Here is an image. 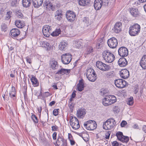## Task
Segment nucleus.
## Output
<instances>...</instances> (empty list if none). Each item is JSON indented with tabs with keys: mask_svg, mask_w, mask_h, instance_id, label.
I'll list each match as a JSON object with an SVG mask.
<instances>
[{
	"mask_svg": "<svg viewBox=\"0 0 146 146\" xmlns=\"http://www.w3.org/2000/svg\"><path fill=\"white\" fill-rule=\"evenodd\" d=\"M102 57L106 62L111 63L114 60L115 56L108 50H104L102 52Z\"/></svg>",
	"mask_w": 146,
	"mask_h": 146,
	"instance_id": "nucleus-1",
	"label": "nucleus"
},
{
	"mask_svg": "<svg viewBox=\"0 0 146 146\" xmlns=\"http://www.w3.org/2000/svg\"><path fill=\"white\" fill-rule=\"evenodd\" d=\"M140 30V26L137 24H135L129 27V33L131 36H135L138 35Z\"/></svg>",
	"mask_w": 146,
	"mask_h": 146,
	"instance_id": "nucleus-2",
	"label": "nucleus"
},
{
	"mask_svg": "<svg viewBox=\"0 0 146 146\" xmlns=\"http://www.w3.org/2000/svg\"><path fill=\"white\" fill-rule=\"evenodd\" d=\"M115 124V120L113 118H110L104 123L103 128L105 130H110L113 128Z\"/></svg>",
	"mask_w": 146,
	"mask_h": 146,
	"instance_id": "nucleus-3",
	"label": "nucleus"
},
{
	"mask_svg": "<svg viewBox=\"0 0 146 146\" xmlns=\"http://www.w3.org/2000/svg\"><path fill=\"white\" fill-rule=\"evenodd\" d=\"M84 126L88 130H93L97 127V124L94 120H89L84 123Z\"/></svg>",
	"mask_w": 146,
	"mask_h": 146,
	"instance_id": "nucleus-4",
	"label": "nucleus"
},
{
	"mask_svg": "<svg viewBox=\"0 0 146 146\" xmlns=\"http://www.w3.org/2000/svg\"><path fill=\"white\" fill-rule=\"evenodd\" d=\"M72 59V55L70 54L65 53L61 56V60L62 62L64 64H69Z\"/></svg>",
	"mask_w": 146,
	"mask_h": 146,
	"instance_id": "nucleus-5",
	"label": "nucleus"
},
{
	"mask_svg": "<svg viewBox=\"0 0 146 146\" xmlns=\"http://www.w3.org/2000/svg\"><path fill=\"white\" fill-rule=\"evenodd\" d=\"M69 123L72 128L75 130L78 129L80 127L79 121L75 117H72Z\"/></svg>",
	"mask_w": 146,
	"mask_h": 146,
	"instance_id": "nucleus-6",
	"label": "nucleus"
},
{
	"mask_svg": "<svg viewBox=\"0 0 146 146\" xmlns=\"http://www.w3.org/2000/svg\"><path fill=\"white\" fill-rule=\"evenodd\" d=\"M108 44L110 48H116L117 45V40L115 37H112L108 40Z\"/></svg>",
	"mask_w": 146,
	"mask_h": 146,
	"instance_id": "nucleus-7",
	"label": "nucleus"
},
{
	"mask_svg": "<svg viewBox=\"0 0 146 146\" xmlns=\"http://www.w3.org/2000/svg\"><path fill=\"white\" fill-rule=\"evenodd\" d=\"M56 144L58 146H66V140L64 139L61 134H59Z\"/></svg>",
	"mask_w": 146,
	"mask_h": 146,
	"instance_id": "nucleus-8",
	"label": "nucleus"
},
{
	"mask_svg": "<svg viewBox=\"0 0 146 146\" xmlns=\"http://www.w3.org/2000/svg\"><path fill=\"white\" fill-rule=\"evenodd\" d=\"M66 17L68 21L72 22L75 19L76 15L74 12L71 11H68L66 13Z\"/></svg>",
	"mask_w": 146,
	"mask_h": 146,
	"instance_id": "nucleus-9",
	"label": "nucleus"
},
{
	"mask_svg": "<svg viewBox=\"0 0 146 146\" xmlns=\"http://www.w3.org/2000/svg\"><path fill=\"white\" fill-rule=\"evenodd\" d=\"M51 28L48 25H45L43 27L42 32L44 36L46 37H48L51 32Z\"/></svg>",
	"mask_w": 146,
	"mask_h": 146,
	"instance_id": "nucleus-10",
	"label": "nucleus"
},
{
	"mask_svg": "<svg viewBox=\"0 0 146 146\" xmlns=\"http://www.w3.org/2000/svg\"><path fill=\"white\" fill-rule=\"evenodd\" d=\"M119 55L123 57L126 56L128 54V50L127 48L124 47H120L118 50Z\"/></svg>",
	"mask_w": 146,
	"mask_h": 146,
	"instance_id": "nucleus-11",
	"label": "nucleus"
},
{
	"mask_svg": "<svg viewBox=\"0 0 146 146\" xmlns=\"http://www.w3.org/2000/svg\"><path fill=\"white\" fill-rule=\"evenodd\" d=\"M20 31L19 29L14 28L12 29L10 31V35L13 38H15L20 34Z\"/></svg>",
	"mask_w": 146,
	"mask_h": 146,
	"instance_id": "nucleus-12",
	"label": "nucleus"
},
{
	"mask_svg": "<svg viewBox=\"0 0 146 146\" xmlns=\"http://www.w3.org/2000/svg\"><path fill=\"white\" fill-rule=\"evenodd\" d=\"M103 3L102 0H95L94 3V9L97 10L100 9Z\"/></svg>",
	"mask_w": 146,
	"mask_h": 146,
	"instance_id": "nucleus-13",
	"label": "nucleus"
},
{
	"mask_svg": "<svg viewBox=\"0 0 146 146\" xmlns=\"http://www.w3.org/2000/svg\"><path fill=\"white\" fill-rule=\"evenodd\" d=\"M121 26L122 24L120 22H117L112 29L113 32L116 33H119L121 31Z\"/></svg>",
	"mask_w": 146,
	"mask_h": 146,
	"instance_id": "nucleus-14",
	"label": "nucleus"
},
{
	"mask_svg": "<svg viewBox=\"0 0 146 146\" xmlns=\"http://www.w3.org/2000/svg\"><path fill=\"white\" fill-rule=\"evenodd\" d=\"M120 72V76L123 78H127L129 76V71L126 69L122 70Z\"/></svg>",
	"mask_w": 146,
	"mask_h": 146,
	"instance_id": "nucleus-15",
	"label": "nucleus"
},
{
	"mask_svg": "<svg viewBox=\"0 0 146 146\" xmlns=\"http://www.w3.org/2000/svg\"><path fill=\"white\" fill-rule=\"evenodd\" d=\"M118 63L121 67H124L127 64V60L124 57L120 58L118 60Z\"/></svg>",
	"mask_w": 146,
	"mask_h": 146,
	"instance_id": "nucleus-16",
	"label": "nucleus"
},
{
	"mask_svg": "<svg viewBox=\"0 0 146 146\" xmlns=\"http://www.w3.org/2000/svg\"><path fill=\"white\" fill-rule=\"evenodd\" d=\"M86 113V111L85 109H80L77 111V116L80 118H82L84 117Z\"/></svg>",
	"mask_w": 146,
	"mask_h": 146,
	"instance_id": "nucleus-17",
	"label": "nucleus"
},
{
	"mask_svg": "<svg viewBox=\"0 0 146 146\" xmlns=\"http://www.w3.org/2000/svg\"><path fill=\"white\" fill-rule=\"evenodd\" d=\"M146 55H144L143 56L140 62V64L142 68L143 69H146Z\"/></svg>",
	"mask_w": 146,
	"mask_h": 146,
	"instance_id": "nucleus-18",
	"label": "nucleus"
},
{
	"mask_svg": "<svg viewBox=\"0 0 146 146\" xmlns=\"http://www.w3.org/2000/svg\"><path fill=\"white\" fill-rule=\"evenodd\" d=\"M50 65L51 68L54 70L57 69L58 66V62L54 58L51 59L50 61Z\"/></svg>",
	"mask_w": 146,
	"mask_h": 146,
	"instance_id": "nucleus-19",
	"label": "nucleus"
},
{
	"mask_svg": "<svg viewBox=\"0 0 146 146\" xmlns=\"http://www.w3.org/2000/svg\"><path fill=\"white\" fill-rule=\"evenodd\" d=\"M84 80L82 79L79 81V83L77 84L78 90L80 91H82L84 88Z\"/></svg>",
	"mask_w": 146,
	"mask_h": 146,
	"instance_id": "nucleus-20",
	"label": "nucleus"
},
{
	"mask_svg": "<svg viewBox=\"0 0 146 146\" xmlns=\"http://www.w3.org/2000/svg\"><path fill=\"white\" fill-rule=\"evenodd\" d=\"M79 4L83 6H89L90 3V0H78Z\"/></svg>",
	"mask_w": 146,
	"mask_h": 146,
	"instance_id": "nucleus-21",
	"label": "nucleus"
},
{
	"mask_svg": "<svg viewBox=\"0 0 146 146\" xmlns=\"http://www.w3.org/2000/svg\"><path fill=\"white\" fill-rule=\"evenodd\" d=\"M130 13L134 17H137L139 16V11L137 9L131 8L130 9Z\"/></svg>",
	"mask_w": 146,
	"mask_h": 146,
	"instance_id": "nucleus-22",
	"label": "nucleus"
},
{
	"mask_svg": "<svg viewBox=\"0 0 146 146\" xmlns=\"http://www.w3.org/2000/svg\"><path fill=\"white\" fill-rule=\"evenodd\" d=\"M15 25L17 27L19 28H22L25 26L24 22L19 20H17L16 21Z\"/></svg>",
	"mask_w": 146,
	"mask_h": 146,
	"instance_id": "nucleus-23",
	"label": "nucleus"
},
{
	"mask_svg": "<svg viewBox=\"0 0 146 146\" xmlns=\"http://www.w3.org/2000/svg\"><path fill=\"white\" fill-rule=\"evenodd\" d=\"M32 2L35 7H38L42 5L43 0H32Z\"/></svg>",
	"mask_w": 146,
	"mask_h": 146,
	"instance_id": "nucleus-24",
	"label": "nucleus"
},
{
	"mask_svg": "<svg viewBox=\"0 0 146 146\" xmlns=\"http://www.w3.org/2000/svg\"><path fill=\"white\" fill-rule=\"evenodd\" d=\"M70 72V70L64 68H61L60 70L58 71L56 74H61L62 75L67 74H69Z\"/></svg>",
	"mask_w": 146,
	"mask_h": 146,
	"instance_id": "nucleus-25",
	"label": "nucleus"
},
{
	"mask_svg": "<svg viewBox=\"0 0 146 146\" xmlns=\"http://www.w3.org/2000/svg\"><path fill=\"white\" fill-rule=\"evenodd\" d=\"M32 84L34 86H37L39 85V83L37 79L35 76H33L31 79Z\"/></svg>",
	"mask_w": 146,
	"mask_h": 146,
	"instance_id": "nucleus-26",
	"label": "nucleus"
},
{
	"mask_svg": "<svg viewBox=\"0 0 146 146\" xmlns=\"http://www.w3.org/2000/svg\"><path fill=\"white\" fill-rule=\"evenodd\" d=\"M31 3V0H22L23 5L24 7L26 8L29 7Z\"/></svg>",
	"mask_w": 146,
	"mask_h": 146,
	"instance_id": "nucleus-27",
	"label": "nucleus"
},
{
	"mask_svg": "<svg viewBox=\"0 0 146 146\" xmlns=\"http://www.w3.org/2000/svg\"><path fill=\"white\" fill-rule=\"evenodd\" d=\"M86 76L88 80L92 82H94L97 79V75L96 74L88 75Z\"/></svg>",
	"mask_w": 146,
	"mask_h": 146,
	"instance_id": "nucleus-28",
	"label": "nucleus"
},
{
	"mask_svg": "<svg viewBox=\"0 0 146 146\" xmlns=\"http://www.w3.org/2000/svg\"><path fill=\"white\" fill-rule=\"evenodd\" d=\"M102 103L105 106H108L111 104L110 101L109 100L107 96H106V98L103 99Z\"/></svg>",
	"mask_w": 146,
	"mask_h": 146,
	"instance_id": "nucleus-29",
	"label": "nucleus"
},
{
	"mask_svg": "<svg viewBox=\"0 0 146 146\" xmlns=\"http://www.w3.org/2000/svg\"><path fill=\"white\" fill-rule=\"evenodd\" d=\"M96 66L98 68L102 70H103L104 66L105 64L102 62L98 61L96 62Z\"/></svg>",
	"mask_w": 146,
	"mask_h": 146,
	"instance_id": "nucleus-30",
	"label": "nucleus"
},
{
	"mask_svg": "<svg viewBox=\"0 0 146 146\" xmlns=\"http://www.w3.org/2000/svg\"><path fill=\"white\" fill-rule=\"evenodd\" d=\"M107 97L110 101V103L111 104L116 102L117 100L115 96L110 95L108 96Z\"/></svg>",
	"mask_w": 146,
	"mask_h": 146,
	"instance_id": "nucleus-31",
	"label": "nucleus"
},
{
	"mask_svg": "<svg viewBox=\"0 0 146 146\" xmlns=\"http://www.w3.org/2000/svg\"><path fill=\"white\" fill-rule=\"evenodd\" d=\"M122 80L121 79H118L115 80V86L118 88H121V82Z\"/></svg>",
	"mask_w": 146,
	"mask_h": 146,
	"instance_id": "nucleus-32",
	"label": "nucleus"
},
{
	"mask_svg": "<svg viewBox=\"0 0 146 146\" xmlns=\"http://www.w3.org/2000/svg\"><path fill=\"white\" fill-rule=\"evenodd\" d=\"M61 30L59 29H56L51 33V35L53 36H58L60 33Z\"/></svg>",
	"mask_w": 146,
	"mask_h": 146,
	"instance_id": "nucleus-33",
	"label": "nucleus"
},
{
	"mask_svg": "<svg viewBox=\"0 0 146 146\" xmlns=\"http://www.w3.org/2000/svg\"><path fill=\"white\" fill-rule=\"evenodd\" d=\"M67 44L64 42H61L59 45V49L61 50H64V48L67 46Z\"/></svg>",
	"mask_w": 146,
	"mask_h": 146,
	"instance_id": "nucleus-34",
	"label": "nucleus"
},
{
	"mask_svg": "<svg viewBox=\"0 0 146 146\" xmlns=\"http://www.w3.org/2000/svg\"><path fill=\"white\" fill-rule=\"evenodd\" d=\"M81 135L82 137L85 141H88L89 136L87 133H83Z\"/></svg>",
	"mask_w": 146,
	"mask_h": 146,
	"instance_id": "nucleus-35",
	"label": "nucleus"
},
{
	"mask_svg": "<svg viewBox=\"0 0 146 146\" xmlns=\"http://www.w3.org/2000/svg\"><path fill=\"white\" fill-rule=\"evenodd\" d=\"M95 74H96L94 70L92 68H90L87 70L86 75V76H88V75Z\"/></svg>",
	"mask_w": 146,
	"mask_h": 146,
	"instance_id": "nucleus-36",
	"label": "nucleus"
},
{
	"mask_svg": "<svg viewBox=\"0 0 146 146\" xmlns=\"http://www.w3.org/2000/svg\"><path fill=\"white\" fill-rule=\"evenodd\" d=\"M129 140V137L123 135L119 141L122 142L127 143Z\"/></svg>",
	"mask_w": 146,
	"mask_h": 146,
	"instance_id": "nucleus-37",
	"label": "nucleus"
},
{
	"mask_svg": "<svg viewBox=\"0 0 146 146\" xmlns=\"http://www.w3.org/2000/svg\"><path fill=\"white\" fill-rule=\"evenodd\" d=\"M116 136L117 138L119 141L123 136V133L120 131L117 132L116 133Z\"/></svg>",
	"mask_w": 146,
	"mask_h": 146,
	"instance_id": "nucleus-38",
	"label": "nucleus"
},
{
	"mask_svg": "<svg viewBox=\"0 0 146 146\" xmlns=\"http://www.w3.org/2000/svg\"><path fill=\"white\" fill-rule=\"evenodd\" d=\"M31 117L35 123H38V118L35 115L33 114L32 115Z\"/></svg>",
	"mask_w": 146,
	"mask_h": 146,
	"instance_id": "nucleus-39",
	"label": "nucleus"
},
{
	"mask_svg": "<svg viewBox=\"0 0 146 146\" xmlns=\"http://www.w3.org/2000/svg\"><path fill=\"white\" fill-rule=\"evenodd\" d=\"M133 103V99L132 97H131L128 99L127 104L128 105L130 106L132 105Z\"/></svg>",
	"mask_w": 146,
	"mask_h": 146,
	"instance_id": "nucleus-40",
	"label": "nucleus"
},
{
	"mask_svg": "<svg viewBox=\"0 0 146 146\" xmlns=\"http://www.w3.org/2000/svg\"><path fill=\"white\" fill-rule=\"evenodd\" d=\"M12 13V12L10 11L7 12L6 14V16L5 18L6 20H9L10 19L11 17V15Z\"/></svg>",
	"mask_w": 146,
	"mask_h": 146,
	"instance_id": "nucleus-41",
	"label": "nucleus"
},
{
	"mask_svg": "<svg viewBox=\"0 0 146 146\" xmlns=\"http://www.w3.org/2000/svg\"><path fill=\"white\" fill-rule=\"evenodd\" d=\"M42 45L41 46L42 47H44L46 48H48L49 47L50 44L47 42L42 41L41 42Z\"/></svg>",
	"mask_w": 146,
	"mask_h": 146,
	"instance_id": "nucleus-42",
	"label": "nucleus"
},
{
	"mask_svg": "<svg viewBox=\"0 0 146 146\" xmlns=\"http://www.w3.org/2000/svg\"><path fill=\"white\" fill-rule=\"evenodd\" d=\"M1 28L2 31L5 32L7 30V27L5 23H3L1 26Z\"/></svg>",
	"mask_w": 146,
	"mask_h": 146,
	"instance_id": "nucleus-43",
	"label": "nucleus"
},
{
	"mask_svg": "<svg viewBox=\"0 0 146 146\" xmlns=\"http://www.w3.org/2000/svg\"><path fill=\"white\" fill-rule=\"evenodd\" d=\"M104 67L102 71H107L109 70L111 68V67L109 65L105 64Z\"/></svg>",
	"mask_w": 146,
	"mask_h": 146,
	"instance_id": "nucleus-44",
	"label": "nucleus"
},
{
	"mask_svg": "<svg viewBox=\"0 0 146 146\" xmlns=\"http://www.w3.org/2000/svg\"><path fill=\"white\" fill-rule=\"evenodd\" d=\"M103 44L104 42L102 41H101V40H100V41H99L97 44V48L98 49H99L101 47H102V46L103 45Z\"/></svg>",
	"mask_w": 146,
	"mask_h": 146,
	"instance_id": "nucleus-45",
	"label": "nucleus"
},
{
	"mask_svg": "<svg viewBox=\"0 0 146 146\" xmlns=\"http://www.w3.org/2000/svg\"><path fill=\"white\" fill-rule=\"evenodd\" d=\"M87 52L88 54H89L91 52H93V50L92 47L91 46H88L87 47Z\"/></svg>",
	"mask_w": 146,
	"mask_h": 146,
	"instance_id": "nucleus-46",
	"label": "nucleus"
},
{
	"mask_svg": "<svg viewBox=\"0 0 146 146\" xmlns=\"http://www.w3.org/2000/svg\"><path fill=\"white\" fill-rule=\"evenodd\" d=\"M77 45H77V46H78L79 48H82L83 46H85L84 45L83 42H82L81 41H79V42H77Z\"/></svg>",
	"mask_w": 146,
	"mask_h": 146,
	"instance_id": "nucleus-47",
	"label": "nucleus"
},
{
	"mask_svg": "<svg viewBox=\"0 0 146 146\" xmlns=\"http://www.w3.org/2000/svg\"><path fill=\"white\" fill-rule=\"evenodd\" d=\"M17 15L19 19H22L23 17V16L22 13L19 11H18L17 13Z\"/></svg>",
	"mask_w": 146,
	"mask_h": 146,
	"instance_id": "nucleus-48",
	"label": "nucleus"
},
{
	"mask_svg": "<svg viewBox=\"0 0 146 146\" xmlns=\"http://www.w3.org/2000/svg\"><path fill=\"white\" fill-rule=\"evenodd\" d=\"M17 4V0H12L11 3V6H16Z\"/></svg>",
	"mask_w": 146,
	"mask_h": 146,
	"instance_id": "nucleus-49",
	"label": "nucleus"
},
{
	"mask_svg": "<svg viewBox=\"0 0 146 146\" xmlns=\"http://www.w3.org/2000/svg\"><path fill=\"white\" fill-rule=\"evenodd\" d=\"M107 75L108 76V77L110 78L113 77L114 76V72L113 71H111L108 72Z\"/></svg>",
	"mask_w": 146,
	"mask_h": 146,
	"instance_id": "nucleus-50",
	"label": "nucleus"
},
{
	"mask_svg": "<svg viewBox=\"0 0 146 146\" xmlns=\"http://www.w3.org/2000/svg\"><path fill=\"white\" fill-rule=\"evenodd\" d=\"M55 15H56L57 16H63V15L62 14V11L61 10H58L56 12Z\"/></svg>",
	"mask_w": 146,
	"mask_h": 146,
	"instance_id": "nucleus-51",
	"label": "nucleus"
},
{
	"mask_svg": "<svg viewBox=\"0 0 146 146\" xmlns=\"http://www.w3.org/2000/svg\"><path fill=\"white\" fill-rule=\"evenodd\" d=\"M68 106L69 107L70 110L72 111L74 107V105L73 103L71 102H69L68 104Z\"/></svg>",
	"mask_w": 146,
	"mask_h": 146,
	"instance_id": "nucleus-52",
	"label": "nucleus"
},
{
	"mask_svg": "<svg viewBox=\"0 0 146 146\" xmlns=\"http://www.w3.org/2000/svg\"><path fill=\"white\" fill-rule=\"evenodd\" d=\"M47 9H52L53 7V5H52V3L51 2H49V1H48V5L47 6Z\"/></svg>",
	"mask_w": 146,
	"mask_h": 146,
	"instance_id": "nucleus-53",
	"label": "nucleus"
},
{
	"mask_svg": "<svg viewBox=\"0 0 146 146\" xmlns=\"http://www.w3.org/2000/svg\"><path fill=\"white\" fill-rule=\"evenodd\" d=\"M16 92H10L9 93V96L12 98H15V97Z\"/></svg>",
	"mask_w": 146,
	"mask_h": 146,
	"instance_id": "nucleus-54",
	"label": "nucleus"
},
{
	"mask_svg": "<svg viewBox=\"0 0 146 146\" xmlns=\"http://www.w3.org/2000/svg\"><path fill=\"white\" fill-rule=\"evenodd\" d=\"M127 83L125 80H122V81L121 82V88H124L127 85Z\"/></svg>",
	"mask_w": 146,
	"mask_h": 146,
	"instance_id": "nucleus-55",
	"label": "nucleus"
},
{
	"mask_svg": "<svg viewBox=\"0 0 146 146\" xmlns=\"http://www.w3.org/2000/svg\"><path fill=\"white\" fill-rule=\"evenodd\" d=\"M58 110H59L58 109H54L53 110V113L54 115L56 116L58 115Z\"/></svg>",
	"mask_w": 146,
	"mask_h": 146,
	"instance_id": "nucleus-56",
	"label": "nucleus"
},
{
	"mask_svg": "<svg viewBox=\"0 0 146 146\" xmlns=\"http://www.w3.org/2000/svg\"><path fill=\"white\" fill-rule=\"evenodd\" d=\"M113 110L114 111L117 113L119 111V109L118 106H115L113 107Z\"/></svg>",
	"mask_w": 146,
	"mask_h": 146,
	"instance_id": "nucleus-57",
	"label": "nucleus"
},
{
	"mask_svg": "<svg viewBox=\"0 0 146 146\" xmlns=\"http://www.w3.org/2000/svg\"><path fill=\"white\" fill-rule=\"evenodd\" d=\"M51 128L52 131H57L58 129V127L56 125L52 126Z\"/></svg>",
	"mask_w": 146,
	"mask_h": 146,
	"instance_id": "nucleus-58",
	"label": "nucleus"
},
{
	"mask_svg": "<svg viewBox=\"0 0 146 146\" xmlns=\"http://www.w3.org/2000/svg\"><path fill=\"white\" fill-rule=\"evenodd\" d=\"M62 16L55 15V19L58 21H60L62 19Z\"/></svg>",
	"mask_w": 146,
	"mask_h": 146,
	"instance_id": "nucleus-59",
	"label": "nucleus"
},
{
	"mask_svg": "<svg viewBox=\"0 0 146 146\" xmlns=\"http://www.w3.org/2000/svg\"><path fill=\"white\" fill-rule=\"evenodd\" d=\"M110 131H108L106 134V137L105 138L107 139H108L109 138L110 136Z\"/></svg>",
	"mask_w": 146,
	"mask_h": 146,
	"instance_id": "nucleus-60",
	"label": "nucleus"
},
{
	"mask_svg": "<svg viewBox=\"0 0 146 146\" xmlns=\"http://www.w3.org/2000/svg\"><path fill=\"white\" fill-rule=\"evenodd\" d=\"M112 146H118V143L116 141H114L112 142Z\"/></svg>",
	"mask_w": 146,
	"mask_h": 146,
	"instance_id": "nucleus-61",
	"label": "nucleus"
},
{
	"mask_svg": "<svg viewBox=\"0 0 146 146\" xmlns=\"http://www.w3.org/2000/svg\"><path fill=\"white\" fill-rule=\"evenodd\" d=\"M127 122L125 121H123L121 123L120 125L121 127H124L127 124Z\"/></svg>",
	"mask_w": 146,
	"mask_h": 146,
	"instance_id": "nucleus-62",
	"label": "nucleus"
},
{
	"mask_svg": "<svg viewBox=\"0 0 146 146\" xmlns=\"http://www.w3.org/2000/svg\"><path fill=\"white\" fill-rule=\"evenodd\" d=\"M57 133L56 132H54L52 136L53 139L54 140H55L56 139Z\"/></svg>",
	"mask_w": 146,
	"mask_h": 146,
	"instance_id": "nucleus-63",
	"label": "nucleus"
},
{
	"mask_svg": "<svg viewBox=\"0 0 146 146\" xmlns=\"http://www.w3.org/2000/svg\"><path fill=\"white\" fill-rule=\"evenodd\" d=\"M26 61L27 62L30 64H31V63L32 62L30 58H29L28 57L26 58Z\"/></svg>",
	"mask_w": 146,
	"mask_h": 146,
	"instance_id": "nucleus-64",
	"label": "nucleus"
}]
</instances>
